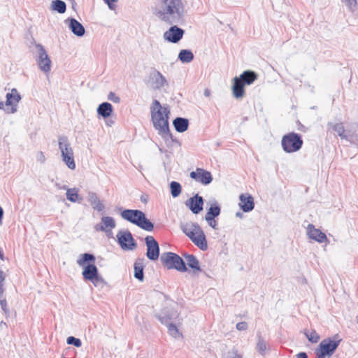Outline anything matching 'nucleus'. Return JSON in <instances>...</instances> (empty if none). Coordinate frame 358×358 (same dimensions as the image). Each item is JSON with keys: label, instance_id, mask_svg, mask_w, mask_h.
Instances as JSON below:
<instances>
[{"label": "nucleus", "instance_id": "nucleus-1", "mask_svg": "<svg viewBox=\"0 0 358 358\" xmlns=\"http://www.w3.org/2000/svg\"><path fill=\"white\" fill-rule=\"evenodd\" d=\"M170 110L166 106L161 105L160 102L155 99L150 106V116L154 128L157 131L159 135L169 145L172 143L174 139L169 129Z\"/></svg>", "mask_w": 358, "mask_h": 358}, {"label": "nucleus", "instance_id": "nucleus-2", "mask_svg": "<svg viewBox=\"0 0 358 358\" xmlns=\"http://www.w3.org/2000/svg\"><path fill=\"white\" fill-rule=\"evenodd\" d=\"M185 6L182 0H161L158 17L169 24H177L183 18Z\"/></svg>", "mask_w": 358, "mask_h": 358}, {"label": "nucleus", "instance_id": "nucleus-3", "mask_svg": "<svg viewBox=\"0 0 358 358\" xmlns=\"http://www.w3.org/2000/svg\"><path fill=\"white\" fill-rule=\"evenodd\" d=\"M95 257L92 254H81L77 259V264L83 267L82 275L85 280L90 281L95 287H103L106 284L105 280L99 273L98 268L94 264Z\"/></svg>", "mask_w": 358, "mask_h": 358}, {"label": "nucleus", "instance_id": "nucleus-4", "mask_svg": "<svg viewBox=\"0 0 358 358\" xmlns=\"http://www.w3.org/2000/svg\"><path fill=\"white\" fill-rule=\"evenodd\" d=\"M121 217L147 231H152L154 224L146 218L145 214L140 210L126 209L121 213Z\"/></svg>", "mask_w": 358, "mask_h": 358}, {"label": "nucleus", "instance_id": "nucleus-5", "mask_svg": "<svg viewBox=\"0 0 358 358\" xmlns=\"http://www.w3.org/2000/svg\"><path fill=\"white\" fill-rule=\"evenodd\" d=\"M31 45L32 46H30L31 52L39 69L45 73H49L51 70L52 62L45 48L34 41Z\"/></svg>", "mask_w": 358, "mask_h": 358}, {"label": "nucleus", "instance_id": "nucleus-6", "mask_svg": "<svg viewBox=\"0 0 358 358\" xmlns=\"http://www.w3.org/2000/svg\"><path fill=\"white\" fill-rule=\"evenodd\" d=\"M341 338L338 334H335L333 337H329L323 339L318 348L315 350L316 357L326 358V357H331L338 348Z\"/></svg>", "mask_w": 358, "mask_h": 358}, {"label": "nucleus", "instance_id": "nucleus-7", "mask_svg": "<svg viewBox=\"0 0 358 358\" xmlns=\"http://www.w3.org/2000/svg\"><path fill=\"white\" fill-rule=\"evenodd\" d=\"M160 260L168 269H176L180 272L187 271L185 262L176 253L171 252L162 253Z\"/></svg>", "mask_w": 358, "mask_h": 358}, {"label": "nucleus", "instance_id": "nucleus-8", "mask_svg": "<svg viewBox=\"0 0 358 358\" xmlns=\"http://www.w3.org/2000/svg\"><path fill=\"white\" fill-rule=\"evenodd\" d=\"M303 141L301 136L295 132H290L282 136L281 145L283 150L287 153H292L299 151L303 145Z\"/></svg>", "mask_w": 358, "mask_h": 358}, {"label": "nucleus", "instance_id": "nucleus-9", "mask_svg": "<svg viewBox=\"0 0 358 358\" xmlns=\"http://www.w3.org/2000/svg\"><path fill=\"white\" fill-rule=\"evenodd\" d=\"M327 126L328 131L336 132L341 139H345L352 144L358 145V134L355 131H346L342 122H329Z\"/></svg>", "mask_w": 358, "mask_h": 358}, {"label": "nucleus", "instance_id": "nucleus-10", "mask_svg": "<svg viewBox=\"0 0 358 358\" xmlns=\"http://www.w3.org/2000/svg\"><path fill=\"white\" fill-rule=\"evenodd\" d=\"M6 101L4 104L0 101V109L3 110L8 114H13L17 112V103L21 100V96L15 88L11 90V92L7 93Z\"/></svg>", "mask_w": 358, "mask_h": 358}, {"label": "nucleus", "instance_id": "nucleus-11", "mask_svg": "<svg viewBox=\"0 0 358 358\" xmlns=\"http://www.w3.org/2000/svg\"><path fill=\"white\" fill-rule=\"evenodd\" d=\"M147 85L154 90H159L165 87H169V82L163 74L156 70H152L146 80Z\"/></svg>", "mask_w": 358, "mask_h": 358}, {"label": "nucleus", "instance_id": "nucleus-12", "mask_svg": "<svg viewBox=\"0 0 358 358\" xmlns=\"http://www.w3.org/2000/svg\"><path fill=\"white\" fill-rule=\"evenodd\" d=\"M116 237L118 244L123 250H134L136 248L137 244L129 230L119 231Z\"/></svg>", "mask_w": 358, "mask_h": 358}, {"label": "nucleus", "instance_id": "nucleus-13", "mask_svg": "<svg viewBox=\"0 0 358 358\" xmlns=\"http://www.w3.org/2000/svg\"><path fill=\"white\" fill-rule=\"evenodd\" d=\"M147 246V257L152 261H155L159 256V246L157 241L152 236H147L145 238Z\"/></svg>", "mask_w": 358, "mask_h": 358}, {"label": "nucleus", "instance_id": "nucleus-14", "mask_svg": "<svg viewBox=\"0 0 358 358\" xmlns=\"http://www.w3.org/2000/svg\"><path fill=\"white\" fill-rule=\"evenodd\" d=\"M184 34L183 29L173 25L164 33L163 38L169 43H177L182 38Z\"/></svg>", "mask_w": 358, "mask_h": 358}, {"label": "nucleus", "instance_id": "nucleus-15", "mask_svg": "<svg viewBox=\"0 0 358 358\" xmlns=\"http://www.w3.org/2000/svg\"><path fill=\"white\" fill-rule=\"evenodd\" d=\"M204 199L199 194L190 197L185 201V206L194 214H199L203 209Z\"/></svg>", "mask_w": 358, "mask_h": 358}, {"label": "nucleus", "instance_id": "nucleus-16", "mask_svg": "<svg viewBox=\"0 0 358 358\" xmlns=\"http://www.w3.org/2000/svg\"><path fill=\"white\" fill-rule=\"evenodd\" d=\"M189 176L195 181L204 185H209L213 181L210 172L201 168H197L196 171H192Z\"/></svg>", "mask_w": 358, "mask_h": 358}, {"label": "nucleus", "instance_id": "nucleus-17", "mask_svg": "<svg viewBox=\"0 0 358 358\" xmlns=\"http://www.w3.org/2000/svg\"><path fill=\"white\" fill-rule=\"evenodd\" d=\"M179 316L177 310L168 307L163 308L160 313L156 315L157 319L161 323L168 324L175 321Z\"/></svg>", "mask_w": 358, "mask_h": 358}, {"label": "nucleus", "instance_id": "nucleus-18", "mask_svg": "<svg viewBox=\"0 0 358 358\" xmlns=\"http://www.w3.org/2000/svg\"><path fill=\"white\" fill-rule=\"evenodd\" d=\"M115 226L116 223L113 217L110 216H103L101 219V223L94 226V229L96 231L106 232L107 236H109V233H112L111 231L115 227Z\"/></svg>", "mask_w": 358, "mask_h": 358}, {"label": "nucleus", "instance_id": "nucleus-19", "mask_svg": "<svg viewBox=\"0 0 358 358\" xmlns=\"http://www.w3.org/2000/svg\"><path fill=\"white\" fill-rule=\"evenodd\" d=\"M307 234L310 238L322 243L327 241V236L320 229L315 228L314 225L309 224L307 227Z\"/></svg>", "mask_w": 358, "mask_h": 358}, {"label": "nucleus", "instance_id": "nucleus-20", "mask_svg": "<svg viewBox=\"0 0 358 358\" xmlns=\"http://www.w3.org/2000/svg\"><path fill=\"white\" fill-rule=\"evenodd\" d=\"M65 23L68 24L69 29L76 36L81 37L85 34V30L84 27L75 18H68L65 20Z\"/></svg>", "mask_w": 358, "mask_h": 358}, {"label": "nucleus", "instance_id": "nucleus-21", "mask_svg": "<svg viewBox=\"0 0 358 358\" xmlns=\"http://www.w3.org/2000/svg\"><path fill=\"white\" fill-rule=\"evenodd\" d=\"M239 206L244 212H250L255 208L253 197L250 194H241L239 197Z\"/></svg>", "mask_w": 358, "mask_h": 358}, {"label": "nucleus", "instance_id": "nucleus-22", "mask_svg": "<svg viewBox=\"0 0 358 358\" xmlns=\"http://www.w3.org/2000/svg\"><path fill=\"white\" fill-rule=\"evenodd\" d=\"M182 232L190 239L194 235H196L202 229L196 222H187L180 225Z\"/></svg>", "mask_w": 358, "mask_h": 358}, {"label": "nucleus", "instance_id": "nucleus-23", "mask_svg": "<svg viewBox=\"0 0 358 358\" xmlns=\"http://www.w3.org/2000/svg\"><path fill=\"white\" fill-rule=\"evenodd\" d=\"M87 200L94 210H97L98 212H101L104 210L105 206L102 201L99 199L96 192L91 191L88 192Z\"/></svg>", "mask_w": 358, "mask_h": 358}, {"label": "nucleus", "instance_id": "nucleus-24", "mask_svg": "<svg viewBox=\"0 0 358 358\" xmlns=\"http://www.w3.org/2000/svg\"><path fill=\"white\" fill-rule=\"evenodd\" d=\"M190 240L201 250L206 251L208 249V243L203 231L201 229L196 235H194Z\"/></svg>", "mask_w": 358, "mask_h": 358}, {"label": "nucleus", "instance_id": "nucleus-25", "mask_svg": "<svg viewBox=\"0 0 358 358\" xmlns=\"http://www.w3.org/2000/svg\"><path fill=\"white\" fill-rule=\"evenodd\" d=\"M244 87L245 85L237 76L233 78L232 92L235 98L240 99L244 96Z\"/></svg>", "mask_w": 358, "mask_h": 358}, {"label": "nucleus", "instance_id": "nucleus-26", "mask_svg": "<svg viewBox=\"0 0 358 358\" xmlns=\"http://www.w3.org/2000/svg\"><path fill=\"white\" fill-rule=\"evenodd\" d=\"M59 149L61 152V155L73 153V148L68 138L65 136H61L58 138Z\"/></svg>", "mask_w": 358, "mask_h": 358}, {"label": "nucleus", "instance_id": "nucleus-27", "mask_svg": "<svg viewBox=\"0 0 358 358\" xmlns=\"http://www.w3.org/2000/svg\"><path fill=\"white\" fill-rule=\"evenodd\" d=\"M144 259L143 258H138L134 264V278L141 282L144 280Z\"/></svg>", "mask_w": 358, "mask_h": 358}, {"label": "nucleus", "instance_id": "nucleus-28", "mask_svg": "<svg viewBox=\"0 0 358 358\" xmlns=\"http://www.w3.org/2000/svg\"><path fill=\"white\" fill-rule=\"evenodd\" d=\"M183 257L186 261L185 264H187L188 266L193 270L194 273L201 271V268L199 266V262L194 255L184 254Z\"/></svg>", "mask_w": 358, "mask_h": 358}, {"label": "nucleus", "instance_id": "nucleus-29", "mask_svg": "<svg viewBox=\"0 0 358 358\" xmlns=\"http://www.w3.org/2000/svg\"><path fill=\"white\" fill-rule=\"evenodd\" d=\"M238 78L243 82L245 85H250L257 79V75L255 72L248 70L245 71Z\"/></svg>", "mask_w": 358, "mask_h": 358}, {"label": "nucleus", "instance_id": "nucleus-30", "mask_svg": "<svg viewBox=\"0 0 358 358\" xmlns=\"http://www.w3.org/2000/svg\"><path fill=\"white\" fill-rule=\"evenodd\" d=\"M173 127L179 133L185 132L188 129L189 120L184 117H176L173 122Z\"/></svg>", "mask_w": 358, "mask_h": 358}, {"label": "nucleus", "instance_id": "nucleus-31", "mask_svg": "<svg viewBox=\"0 0 358 358\" xmlns=\"http://www.w3.org/2000/svg\"><path fill=\"white\" fill-rule=\"evenodd\" d=\"M220 206L219 205L217 201L213 200L210 201V206L205 215V218H210V220L212 218H215L220 215Z\"/></svg>", "mask_w": 358, "mask_h": 358}, {"label": "nucleus", "instance_id": "nucleus-32", "mask_svg": "<svg viewBox=\"0 0 358 358\" xmlns=\"http://www.w3.org/2000/svg\"><path fill=\"white\" fill-rule=\"evenodd\" d=\"M113 112V106L108 102L101 103L97 108V113L103 118L110 117Z\"/></svg>", "mask_w": 358, "mask_h": 358}, {"label": "nucleus", "instance_id": "nucleus-33", "mask_svg": "<svg viewBox=\"0 0 358 358\" xmlns=\"http://www.w3.org/2000/svg\"><path fill=\"white\" fill-rule=\"evenodd\" d=\"M62 188L66 189V195L69 201L75 203L82 200L81 198L79 199L78 189L77 188H67L66 186H64Z\"/></svg>", "mask_w": 358, "mask_h": 358}, {"label": "nucleus", "instance_id": "nucleus-34", "mask_svg": "<svg viewBox=\"0 0 358 358\" xmlns=\"http://www.w3.org/2000/svg\"><path fill=\"white\" fill-rule=\"evenodd\" d=\"M51 9L60 14H63L66 12V4L62 0H54L51 3Z\"/></svg>", "mask_w": 358, "mask_h": 358}, {"label": "nucleus", "instance_id": "nucleus-35", "mask_svg": "<svg viewBox=\"0 0 358 358\" xmlns=\"http://www.w3.org/2000/svg\"><path fill=\"white\" fill-rule=\"evenodd\" d=\"M178 59L182 63H189L194 59V55L189 50H181L178 54Z\"/></svg>", "mask_w": 358, "mask_h": 358}, {"label": "nucleus", "instance_id": "nucleus-36", "mask_svg": "<svg viewBox=\"0 0 358 358\" xmlns=\"http://www.w3.org/2000/svg\"><path fill=\"white\" fill-rule=\"evenodd\" d=\"M62 161L68 166L69 169L74 170L76 169V163L74 160L73 153L61 155Z\"/></svg>", "mask_w": 358, "mask_h": 358}, {"label": "nucleus", "instance_id": "nucleus-37", "mask_svg": "<svg viewBox=\"0 0 358 358\" xmlns=\"http://www.w3.org/2000/svg\"><path fill=\"white\" fill-rule=\"evenodd\" d=\"M257 350L262 355H264L267 350V344L264 339L260 336H257Z\"/></svg>", "mask_w": 358, "mask_h": 358}, {"label": "nucleus", "instance_id": "nucleus-38", "mask_svg": "<svg viewBox=\"0 0 358 358\" xmlns=\"http://www.w3.org/2000/svg\"><path fill=\"white\" fill-rule=\"evenodd\" d=\"M171 194L173 197L178 196L182 191V187L180 184L176 181H172L170 183Z\"/></svg>", "mask_w": 358, "mask_h": 358}, {"label": "nucleus", "instance_id": "nucleus-39", "mask_svg": "<svg viewBox=\"0 0 358 358\" xmlns=\"http://www.w3.org/2000/svg\"><path fill=\"white\" fill-rule=\"evenodd\" d=\"M305 334L308 340L312 343H316L320 340V336L315 330H312L310 332H306Z\"/></svg>", "mask_w": 358, "mask_h": 358}, {"label": "nucleus", "instance_id": "nucleus-40", "mask_svg": "<svg viewBox=\"0 0 358 358\" xmlns=\"http://www.w3.org/2000/svg\"><path fill=\"white\" fill-rule=\"evenodd\" d=\"M166 325L167 326L169 333L171 336L177 338L181 336L178 327L175 324H173V323H170Z\"/></svg>", "mask_w": 358, "mask_h": 358}, {"label": "nucleus", "instance_id": "nucleus-41", "mask_svg": "<svg viewBox=\"0 0 358 358\" xmlns=\"http://www.w3.org/2000/svg\"><path fill=\"white\" fill-rule=\"evenodd\" d=\"M0 306L2 309V311L3 312V314L5 315L6 318L10 317V310L8 307L7 302L6 299H0Z\"/></svg>", "mask_w": 358, "mask_h": 358}, {"label": "nucleus", "instance_id": "nucleus-42", "mask_svg": "<svg viewBox=\"0 0 358 358\" xmlns=\"http://www.w3.org/2000/svg\"><path fill=\"white\" fill-rule=\"evenodd\" d=\"M343 2L350 11H355L357 8V0H343Z\"/></svg>", "mask_w": 358, "mask_h": 358}, {"label": "nucleus", "instance_id": "nucleus-43", "mask_svg": "<svg viewBox=\"0 0 358 358\" xmlns=\"http://www.w3.org/2000/svg\"><path fill=\"white\" fill-rule=\"evenodd\" d=\"M66 342L69 345H73L76 347H80L82 345L81 341L79 338L73 336H69L67 338Z\"/></svg>", "mask_w": 358, "mask_h": 358}, {"label": "nucleus", "instance_id": "nucleus-44", "mask_svg": "<svg viewBox=\"0 0 358 358\" xmlns=\"http://www.w3.org/2000/svg\"><path fill=\"white\" fill-rule=\"evenodd\" d=\"M224 358H242V355L238 354L237 349L233 348L227 353Z\"/></svg>", "mask_w": 358, "mask_h": 358}, {"label": "nucleus", "instance_id": "nucleus-45", "mask_svg": "<svg viewBox=\"0 0 358 358\" xmlns=\"http://www.w3.org/2000/svg\"><path fill=\"white\" fill-rule=\"evenodd\" d=\"M36 158L37 162H38L41 164H44L45 162V161H46V158L45 157V155L41 151H38L36 153Z\"/></svg>", "mask_w": 358, "mask_h": 358}, {"label": "nucleus", "instance_id": "nucleus-46", "mask_svg": "<svg viewBox=\"0 0 358 358\" xmlns=\"http://www.w3.org/2000/svg\"><path fill=\"white\" fill-rule=\"evenodd\" d=\"M236 328L238 331H245L248 328V324L246 322H241L236 324Z\"/></svg>", "mask_w": 358, "mask_h": 358}, {"label": "nucleus", "instance_id": "nucleus-47", "mask_svg": "<svg viewBox=\"0 0 358 358\" xmlns=\"http://www.w3.org/2000/svg\"><path fill=\"white\" fill-rule=\"evenodd\" d=\"M108 99L114 102L120 103V99L114 92H110L108 95Z\"/></svg>", "mask_w": 358, "mask_h": 358}, {"label": "nucleus", "instance_id": "nucleus-48", "mask_svg": "<svg viewBox=\"0 0 358 358\" xmlns=\"http://www.w3.org/2000/svg\"><path fill=\"white\" fill-rule=\"evenodd\" d=\"M118 0H104V2L108 5L109 9L114 10L115 8V6L114 3L117 2Z\"/></svg>", "mask_w": 358, "mask_h": 358}, {"label": "nucleus", "instance_id": "nucleus-49", "mask_svg": "<svg viewBox=\"0 0 358 358\" xmlns=\"http://www.w3.org/2000/svg\"><path fill=\"white\" fill-rule=\"evenodd\" d=\"M205 220L210 227L215 229H217V222L215 220V218H212L211 220L210 218H205Z\"/></svg>", "mask_w": 358, "mask_h": 358}, {"label": "nucleus", "instance_id": "nucleus-50", "mask_svg": "<svg viewBox=\"0 0 358 358\" xmlns=\"http://www.w3.org/2000/svg\"><path fill=\"white\" fill-rule=\"evenodd\" d=\"M5 280V275L2 271H0V294H3V282Z\"/></svg>", "mask_w": 358, "mask_h": 358}, {"label": "nucleus", "instance_id": "nucleus-51", "mask_svg": "<svg viewBox=\"0 0 358 358\" xmlns=\"http://www.w3.org/2000/svg\"><path fill=\"white\" fill-rule=\"evenodd\" d=\"M297 358H308V355L306 352H301L296 355Z\"/></svg>", "mask_w": 358, "mask_h": 358}, {"label": "nucleus", "instance_id": "nucleus-52", "mask_svg": "<svg viewBox=\"0 0 358 358\" xmlns=\"http://www.w3.org/2000/svg\"><path fill=\"white\" fill-rule=\"evenodd\" d=\"M203 94L205 96H210V91L208 89H205L203 92Z\"/></svg>", "mask_w": 358, "mask_h": 358}, {"label": "nucleus", "instance_id": "nucleus-53", "mask_svg": "<svg viewBox=\"0 0 358 358\" xmlns=\"http://www.w3.org/2000/svg\"><path fill=\"white\" fill-rule=\"evenodd\" d=\"M0 327L1 329L7 327V325H6V322L4 321H1V322H0Z\"/></svg>", "mask_w": 358, "mask_h": 358}, {"label": "nucleus", "instance_id": "nucleus-54", "mask_svg": "<svg viewBox=\"0 0 358 358\" xmlns=\"http://www.w3.org/2000/svg\"><path fill=\"white\" fill-rule=\"evenodd\" d=\"M243 213H241V212H237V213H236V217H240V218H242V217H243Z\"/></svg>", "mask_w": 358, "mask_h": 358}, {"label": "nucleus", "instance_id": "nucleus-55", "mask_svg": "<svg viewBox=\"0 0 358 358\" xmlns=\"http://www.w3.org/2000/svg\"><path fill=\"white\" fill-rule=\"evenodd\" d=\"M357 323H358V316H357Z\"/></svg>", "mask_w": 358, "mask_h": 358}]
</instances>
